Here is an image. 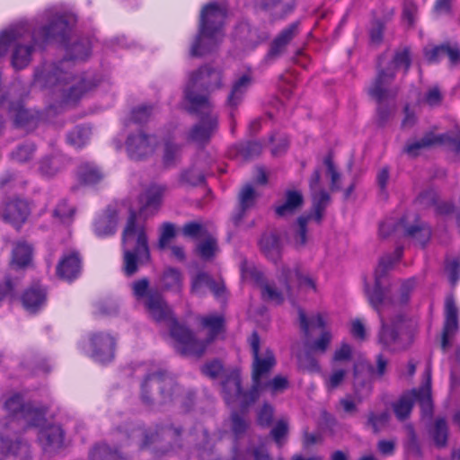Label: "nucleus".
Listing matches in <instances>:
<instances>
[{
  "label": "nucleus",
  "instance_id": "nucleus-35",
  "mask_svg": "<svg viewBox=\"0 0 460 460\" xmlns=\"http://www.w3.org/2000/svg\"><path fill=\"white\" fill-rule=\"evenodd\" d=\"M32 259V248L26 242L20 241L14 243L12 252V266L16 269L27 267Z\"/></svg>",
  "mask_w": 460,
  "mask_h": 460
},
{
  "label": "nucleus",
  "instance_id": "nucleus-49",
  "mask_svg": "<svg viewBox=\"0 0 460 460\" xmlns=\"http://www.w3.org/2000/svg\"><path fill=\"white\" fill-rule=\"evenodd\" d=\"M36 147L33 143H23L12 152V159L19 163L27 162L33 156Z\"/></svg>",
  "mask_w": 460,
  "mask_h": 460
},
{
  "label": "nucleus",
  "instance_id": "nucleus-56",
  "mask_svg": "<svg viewBox=\"0 0 460 460\" xmlns=\"http://www.w3.org/2000/svg\"><path fill=\"white\" fill-rule=\"evenodd\" d=\"M298 365L301 368L312 373H319L321 371L318 361L310 352H305L298 356Z\"/></svg>",
  "mask_w": 460,
  "mask_h": 460
},
{
  "label": "nucleus",
  "instance_id": "nucleus-41",
  "mask_svg": "<svg viewBox=\"0 0 460 460\" xmlns=\"http://www.w3.org/2000/svg\"><path fill=\"white\" fill-rule=\"evenodd\" d=\"M90 136V128L77 126L67 134V143L75 148H81L88 142Z\"/></svg>",
  "mask_w": 460,
  "mask_h": 460
},
{
  "label": "nucleus",
  "instance_id": "nucleus-51",
  "mask_svg": "<svg viewBox=\"0 0 460 460\" xmlns=\"http://www.w3.org/2000/svg\"><path fill=\"white\" fill-rule=\"evenodd\" d=\"M257 4L261 8L267 11H271L280 6L284 15L290 13L294 8L292 0H258Z\"/></svg>",
  "mask_w": 460,
  "mask_h": 460
},
{
  "label": "nucleus",
  "instance_id": "nucleus-30",
  "mask_svg": "<svg viewBox=\"0 0 460 460\" xmlns=\"http://www.w3.org/2000/svg\"><path fill=\"white\" fill-rule=\"evenodd\" d=\"M299 22H295L283 29L271 43L269 56L275 58L281 54L286 46L298 34Z\"/></svg>",
  "mask_w": 460,
  "mask_h": 460
},
{
  "label": "nucleus",
  "instance_id": "nucleus-2",
  "mask_svg": "<svg viewBox=\"0 0 460 460\" xmlns=\"http://www.w3.org/2000/svg\"><path fill=\"white\" fill-rule=\"evenodd\" d=\"M402 256V248L397 247L393 254L382 257L375 270L374 288L372 289L366 288L369 303L378 312L382 323L378 333V342L383 349L389 351H399L410 347L413 343L419 330L418 321L414 318L400 314L394 317L390 323H385L382 315L384 307L391 303L382 288V279ZM414 286V279L405 280L401 286L399 296L392 303H407Z\"/></svg>",
  "mask_w": 460,
  "mask_h": 460
},
{
  "label": "nucleus",
  "instance_id": "nucleus-29",
  "mask_svg": "<svg viewBox=\"0 0 460 460\" xmlns=\"http://www.w3.org/2000/svg\"><path fill=\"white\" fill-rule=\"evenodd\" d=\"M252 83V77L250 73L240 76L232 85L230 93L226 99V105L234 110L242 102L245 93Z\"/></svg>",
  "mask_w": 460,
  "mask_h": 460
},
{
  "label": "nucleus",
  "instance_id": "nucleus-7",
  "mask_svg": "<svg viewBox=\"0 0 460 460\" xmlns=\"http://www.w3.org/2000/svg\"><path fill=\"white\" fill-rule=\"evenodd\" d=\"M136 212L130 210L127 225L122 233L124 246L123 270L127 276L135 274L138 266L148 261L150 252L147 236L143 225L137 224Z\"/></svg>",
  "mask_w": 460,
  "mask_h": 460
},
{
  "label": "nucleus",
  "instance_id": "nucleus-18",
  "mask_svg": "<svg viewBox=\"0 0 460 460\" xmlns=\"http://www.w3.org/2000/svg\"><path fill=\"white\" fill-rule=\"evenodd\" d=\"M157 145V137L143 130L128 135L126 148L131 159L141 160L152 155Z\"/></svg>",
  "mask_w": 460,
  "mask_h": 460
},
{
  "label": "nucleus",
  "instance_id": "nucleus-9",
  "mask_svg": "<svg viewBox=\"0 0 460 460\" xmlns=\"http://www.w3.org/2000/svg\"><path fill=\"white\" fill-rule=\"evenodd\" d=\"M201 324L209 332L207 341H199L194 338L191 332L176 322L171 327V335L176 341L177 350L187 356L200 357L208 343H210L222 331L224 317L218 314H210L201 318Z\"/></svg>",
  "mask_w": 460,
  "mask_h": 460
},
{
  "label": "nucleus",
  "instance_id": "nucleus-24",
  "mask_svg": "<svg viewBox=\"0 0 460 460\" xmlns=\"http://www.w3.org/2000/svg\"><path fill=\"white\" fill-rule=\"evenodd\" d=\"M319 184L320 172L315 170L310 178L309 186L313 199L312 209L314 210V217L317 224L321 223L323 212L330 202V195L324 190H322Z\"/></svg>",
  "mask_w": 460,
  "mask_h": 460
},
{
  "label": "nucleus",
  "instance_id": "nucleus-58",
  "mask_svg": "<svg viewBox=\"0 0 460 460\" xmlns=\"http://www.w3.org/2000/svg\"><path fill=\"white\" fill-rule=\"evenodd\" d=\"M154 108L152 106L141 105L132 111L131 119L139 124L148 121L153 114Z\"/></svg>",
  "mask_w": 460,
  "mask_h": 460
},
{
  "label": "nucleus",
  "instance_id": "nucleus-3",
  "mask_svg": "<svg viewBox=\"0 0 460 460\" xmlns=\"http://www.w3.org/2000/svg\"><path fill=\"white\" fill-rule=\"evenodd\" d=\"M249 343L252 355L251 389L247 392L242 391L241 376L238 372H232L222 383V394L226 402H239L243 410L259 399L263 389L277 394L288 385V379L282 376H276L272 380L263 382L276 365L275 356L269 348L261 349L260 337L255 332L249 338Z\"/></svg>",
  "mask_w": 460,
  "mask_h": 460
},
{
  "label": "nucleus",
  "instance_id": "nucleus-54",
  "mask_svg": "<svg viewBox=\"0 0 460 460\" xmlns=\"http://www.w3.org/2000/svg\"><path fill=\"white\" fill-rule=\"evenodd\" d=\"M180 179L181 181L184 184L196 186L204 182L205 176L195 166H192L190 169L183 171L181 173Z\"/></svg>",
  "mask_w": 460,
  "mask_h": 460
},
{
  "label": "nucleus",
  "instance_id": "nucleus-64",
  "mask_svg": "<svg viewBox=\"0 0 460 460\" xmlns=\"http://www.w3.org/2000/svg\"><path fill=\"white\" fill-rule=\"evenodd\" d=\"M446 271L448 275L451 285L455 286L460 279V261L458 259H454L448 261L446 265Z\"/></svg>",
  "mask_w": 460,
  "mask_h": 460
},
{
  "label": "nucleus",
  "instance_id": "nucleus-43",
  "mask_svg": "<svg viewBox=\"0 0 460 460\" xmlns=\"http://www.w3.org/2000/svg\"><path fill=\"white\" fill-rule=\"evenodd\" d=\"M407 236L415 239L420 244L425 245L430 238V228L425 224H416L410 227H405Z\"/></svg>",
  "mask_w": 460,
  "mask_h": 460
},
{
  "label": "nucleus",
  "instance_id": "nucleus-34",
  "mask_svg": "<svg viewBox=\"0 0 460 460\" xmlns=\"http://www.w3.org/2000/svg\"><path fill=\"white\" fill-rule=\"evenodd\" d=\"M260 247L265 256L277 262L281 256V243L274 234H264L260 240Z\"/></svg>",
  "mask_w": 460,
  "mask_h": 460
},
{
  "label": "nucleus",
  "instance_id": "nucleus-38",
  "mask_svg": "<svg viewBox=\"0 0 460 460\" xmlns=\"http://www.w3.org/2000/svg\"><path fill=\"white\" fill-rule=\"evenodd\" d=\"M300 327L305 336V338L309 339L311 336V332L314 329H324L326 323L322 314H317L311 316L310 319H307L305 312L302 309L298 310Z\"/></svg>",
  "mask_w": 460,
  "mask_h": 460
},
{
  "label": "nucleus",
  "instance_id": "nucleus-50",
  "mask_svg": "<svg viewBox=\"0 0 460 460\" xmlns=\"http://www.w3.org/2000/svg\"><path fill=\"white\" fill-rule=\"evenodd\" d=\"M349 369L334 367L330 376L325 379V386L328 390H334L345 380Z\"/></svg>",
  "mask_w": 460,
  "mask_h": 460
},
{
  "label": "nucleus",
  "instance_id": "nucleus-48",
  "mask_svg": "<svg viewBox=\"0 0 460 460\" xmlns=\"http://www.w3.org/2000/svg\"><path fill=\"white\" fill-rule=\"evenodd\" d=\"M61 159L58 156L46 157L40 162L39 170L47 177L54 176L61 169Z\"/></svg>",
  "mask_w": 460,
  "mask_h": 460
},
{
  "label": "nucleus",
  "instance_id": "nucleus-6",
  "mask_svg": "<svg viewBox=\"0 0 460 460\" xmlns=\"http://www.w3.org/2000/svg\"><path fill=\"white\" fill-rule=\"evenodd\" d=\"M226 17V9L217 3L208 4L202 8L198 34L190 47L191 57H203L217 47L224 37Z\"/></svg>",
  "mask_w": 460,
  "mask_h": 460
},
{
  "label": "nucleus",
  "instance_id": "nucleus-4",
  "mask_svg": "<svg viewBox=\"0 0 460 460\" xmlns=\"http://www.w3.org/2000/svg\"><path fill=\"white\" fill-rule=\"evenodd\" d=\"M4 407L10 420L5 425L0 422L1 449L4 454L13 456L16 460H28L31 455L30 447L20 440L14 430L40 426L45 421L47 409L33 402H24L20 394H13L6 398Z\"/></svg>",
  "mask_w": 460,
  "mask_h": 460
},
{
  "label": "nucleus",
  "instance_id": "nucleus-52",
  "mask_svg": "<svg viewBox=\"0 0 460 460\" xmlns=\"http://www.w3.org/2000/svg\"><path fill=\"white\" fill-rule=\"evenodd\" d=\"M389 417L390 415L387 411L379 413L369 412L367 426L370 427L375 433H377L387 424Z\"/></svg>",
  "mask_w": 460,
  "mask_h": 460
},
{
  "label": "nucleus",
  "instance_id": "nucleus-16",
  "mask_svg": "<svg viewBox=\"0 0 460 460\" xmlns=\"http://www.w3.org/2000/svg\"><path fill=\"white\" fill-rule=\"evenodd\" d=\"M131 438L133 439L143 438L140 445L141 447H149L154 444H157L154 447V450L156 453L165 454L169 451L167 444L172 440H177L180 438V430L172 427H162L155 430H150L145 432L141 429H136L132 430Z\"/></svg>",
  "mask_w": 460,
  "mask_h": 460
},
{
  "label": "nucleus",
  "instance_id": "nucleus-20",
  "mask_svg": "<svg viewBox=\"0 0 460 460\" xmlns=\"http://www.w3.org/2000/svg\"><path fill=\"white\" fill-rule=\"evenodd\" d=\"M210 290L217 299L225 298L226 286L223 280H215L206 272H199L191 277L190 292L198 296H204Z\"/></svg>",
  "mask_w": 460,
  "mask_h": 460
},
{
  "label": "nucleus",
  "instance_id": "nucleus-23",
  "mask_svg": "<svg viewBox=\"0 0 460 460\" xmlns=\"http://www.w3.org/2000/svg\"><path fill=\"white\" fill-rule=\"evenodd\" d=\"M29 213L28 204L22 199H12L0 206V218L15 227L25 222Z\"/></svg>",
  "mask_w": 460,
  "mask_h": 460
},
{
  "label": "nucleus",
  "instance_id": "nucleus-26",
  "mask_svg": "<svg viewBox=\"0 0 460 460\" xmlns=\"http://www.w3.org/2000/svg\"><path fill=\"white\" fill-rule=\"evenodd\" d=\"M80 272L81 258L76 252L64 254L57 266L58 276L67 281L76 279Z\"/></svg>",
  "mask_w": 460,
  "mask_h": 460
},
{
  "label": "nucleus",
  "instance_id": "nucleus-62",
  "mask_svg": "<svg viewBox=\"0 0 460 460\" xmlns=\"http://www.w3.org/2000/svg\"><path fill=\"white\" fill-rule=\"evenodd\" d=\"M274 410L273 407L268 403L258 411L257 422L261 427H269L273 420Z\"/></svg>",
  "mask_w": 460,
  "mask_h": 460
},
{
  "label": "nucleus",
  "instance_id": "nucleus-55",
  "mask_svg": "<svg viewBox=\"0 0 460 460\" xmlns=\"http://www.w3.org/2000/svg\"><path fill=\"white\" fill-rule=\"evenodd\" d=\"M288 422L286 420H279L270 430V436L279 447L285 442V438L288 434Z\"/></svg>",
  "mask_w": 460,
  "mask_h": 460
},
{
  "label": "nucleus",
  "instance_id": "nucleus-59",
  "mask_svg": "<svg viewBox=\"0 0 460 460\" xmlns=\"http://www.w3.org/2000/svg\"><path fill=\"white\" fill-rule=\"evenodd\" d=\"M74 214V207L69 206L65 200L58 203L54 210V217L59 218L63 223H68Z\"/></svg>",
  "mask_w": 460,
  "mask_h": 460
},
{
  "label": "nucleus",
  "instance_id": "nucleus-53",
  "mask_svg": "<svg viewBox=\"0 0 460 460\" xmlns=\"http://www.w3.org/2000/svg\"><path fill=\"white\" fill-rule=\"evenodd\" d=\"M289 281L292 288L295 285H297L298 287H305L315 290V283L314 279L308 276H304L298 268H295L293 270L289 269Z\"/></svg>",
  "mask_w": 460,
  "mask_h": 460
},
{
  "label": "nucleus",
  "instance_id": "nucleus-22",
  "mask_svg": "<svg viewBox=\"0 0 460 460\" xmlns=\"http://www.w3.org/2000/svg\"><path fill=\"white\" fill-rule=\"evenodd\" d=\"M438 144H450L457 152H460V136L452 138L447 134L435 135L432 132L427 133L420 140L409 143L404 150L409 155L416 156L420 149Z\"/></svg>",
  "mask_w": 460,
  "mask_h": 460
},
{
  "label": "nucleus",
  "instance_id": "nucleus-40",
  "mask_svg": "<svg viewBox=\"0 0 460 460\" xmlns=\"http://www.w3.org/2000/svg\"><path fill=\"white\" fill-rule=\"evenodd\" d=\"M162 283L166 290L181 292L182 288L181 273L176 269L169 268L164 272Z\"/></svg>",
  "mask_w": 460,
  "mask_h": 460
},
{
  "label": "nucleus",
  "instance_id": "nucleus-33",
  "mask_svg": "<svg viewBox=\"0 0 460 460\" xmlns=\"http://www.w3.org/2000/svg\"><path fill=\"white\" fill-rule=\"evenodd\" d=\"M304 202L303 195L297 190H287L285 201L275 208V212L279 217H286L295 213Z\"/></svg>",
  "mask_w": 460,
  "mask_h": 460
},
{
  "label": "nucleus",
  "instance_id": "nucleus-32",
  "mask_svg": "<svg viewBox=\"0 0 460 460\" xmlns=\"http://www.w3.org/2000/svg\"><path fill=\"white\" fill-rule=\"evenodd\" d=\"M165 190L166 187L164 185H151L140 198V201L143 204L141 213H146L148 210H156L161 204Z\"/></svg>",
  "mask_w": 460,
  "mask_h": 460
},
{
  "label": "nucleus",
  "instance_id": "nucleus-5",
  "mask_svg": "<svg viewBox=\"0 0 460 460\" xmlns=\"http://www.w3.org/2000/svg\"><path fill=\"white\" fill-rule=\"evenodd\" d=\"M71 60L64 59L58 64L44 65L37 69L34 84L43 88H58L64 93L66 101L75 102L84 93L96 85L85 75H72Z\"/></svg>",
  "mask_w": 460,
  "mask_h": 460
},
{
  "label": "nucleus",
  "instance_id": "nucleus-63",
  "mask_svg": "<svg viewBox=\"0 0 460 460\" xmlns=\"http://www.w3.org/2000/svg\"><path fill=\"white\" fill-rule=\"evenodd\" d=\"M332 341V334L328 331H323L319 339L314 341L311 345V349L320 353H324L328 349Z\"/></svg>",
  "mask_w": 460,
  "mask_h": 460
},
{
  "label": "nucleus",
  "instance_id": "nucleus-14",
  "mask_svg": "<svg viewBox=\"0 0 460 460\" xmlns=\"http://www.w3.org/2000/svg\"><path fill=\"white\" fill-rule=\"evenodd\" d=\"M208 73H210V66H203L197 71L192 72L189 76V80L184 90V95L193 111H208L211 109L212 104L209 102L208 95L199 93L200 91H213L208 89V85L206 82L209 81L210 78L207 75Z\"/></svg>",
  "mask_w": 460,
  "mask_h": 460
},
{
  "label": "nucleus",
  "instance_id": "nucleus-27",
  "mask_svg": "<svg viewBox=\"0 0 460 460\" xmlns=\"http://www.w3.org/2000/svg\"><path fill=\"white\" fill-rule=\"evenodd\" d=\"M257 193L251 184H246L239 192V207L232 217L234 226H239L245 217L247 212L252 209L256 203Z\"/></svg>",
  "mask_w": 460,
  "mask_h": 460
},
{
  "label": "nucleus",
  "instance_id": "nucleus-45",
  "mask_svg": "<svg viewBox=\"0 0 460 460\" xmlns=\"http://www.w3.org/2000/svg\"><path fill=\"white\" fill-rule=\"evenodd\" d=\"M430 435L438 447H444L447 441L448 429L447 424L443 418H438L435 421Z\"/></svg>",
  "mask_w": 460,
  "mask_h": 460
},
{
  "label": "nucleus",
  "instance_id": "nucleus-10",
  "mask_svg": "<svg viewBox=\"0 0 460 460\" xmlns=\"http://www.w3.org/2000/svg\"><path fill=\"white\" fill-rule=\"evenodd\" d=\"M141 367L145 371V377L141 383V399L144 403L149 405L153 402L150 392L154 386L160 390L163 402L172 400L173 393H171L172 390L176 394H179L181 389L175 385L173 378L163 371L157 365H144Z\"/></svg>",
  "mask_w": 460,
  "mask_h": 460
},
{
  "label": "nucleus",
  "instance_id": "nucleus-46",
  "mask_svg": "<svg viewBox=\"0 0 460 460\" xmlns=\"http://www.w3.org/2000/svg\"><path fill=\"white\" fill-rule=\"evenodd\" d=\"M90 460H125L120 456L117 451H111V448L105 445L96 446L90 454Z\"/></svg>",
  "mask_w": 460,
  "mask_h": 460
},
{
  "label": "nucleus",
  "instance_id": "nucleus-13",
  "mask_svg": "<svg viewBox=\"0 0 460 460\" xmlns=\"http://www.w3.org/2000/svg\"><path fill=\"white\" fill-rule=\"evenodd\" d=\"M387 359L382 355H378L376 358V369L368 362L361 360L354 365L353 368V389L354 394L358 402L370 395L372 392V381L374 376L381 377L385 375Z\"/></svg>",
  "mask_w": 460,
  "mask_h": 460
},
{
  "label": "nucleus",
  "instance_id": "nucleus-39",
  "mask_svg": "<svg viewBox=\"0 0 460 460\" xmlns=\"http://www.w3.org/2000/svg\"><path fill=\"white\" fill-rule=\"evenodd\" d=\"M310 220H314V210L308 216H302L297 218L296 228L293 235V242L296 247H304L307 243V225Z\"/></svg>",
  "mask_w": 460,
  "mask_h": 460
},
{
  "label": "nucleus",
  "instance_id": "nucleus-36",
  "mask_svg": "<svg viewBox=\"0 0 460 460\" xmlns=\"http://www.w3.org/2000/svg\"><path fill=\"white\" fill-rule=\"evenodd\" d=\"M45 290L40 287H33L26 290L22 296L24 308L31 313H34L40 309L45 303Z\"/></svg>",
  "mask_w": 460,
  "mask_h": 460
},
{
  "label": "nucleus",
  "instance_id": "nucleus-42",
  "mask_svg": "<svg viewBox=\"0 0 460 460\" xmlns=\"http://www.w3.org/2000/svg\"><path fill=\"white\" fill-rule=\"evenodd\" d=\"M181 146L171 139L164 140L163 162L166 167L175 165L181 157Z\"/></svg>",
  "mask_w": 460,
  "mask_h": 460
},
{
  "label": "nucleus",
  "instance_id": "nucleus-8",
  "mask_svg": "<svg viewBox=\"0 0 460 460\" xmlns=\"http://www.w3.org/2000/svg\"><path fill=\"white\" fill-rule=\"evenodd\" d=\"M411 63L410 49L408 48L397 49L387 67L378 71L376 78L368 88L369 95L378 102L377 113L381 122H385L388 118V111L382 106V102L394 97L397 93V90L391 88L390 84L394 80L397 71L402 69L404 74L407 73Z\"/></svg>",
  "mask_w": 460,
  "mask_h": 460
},
{
  "label": "nucleus",
  "instance_id": "nucleus-60",
  "mask_svg": "<svg viewBox=\"0 0 460 460\" xmlns=\"http://www.w3.org/2000/svg\"><path fill=\"white\" fill-rule=\"evenodd\" d=\"M175 236V227L172 223H164L161 227L158 246L164 249L168 246L170 241Z\"/></svg>",
  "mask_w": 460,
  "mask_h": 460
},
{
  "label": "nucleus",
  "instance_id": "nucleus-11",
  "mask_svg": "<svg viewBox=\"0 0 460 460\" xmlns=\"http://www.w3.org/2000/svg\"><path fill=\"white\" fill-rule=\"evenodd\" d=\"M427 383L420 389H412L404 393L393 404V409L398 420H403L407 419L412 410L415 402H418L425 415H430L432 412V401L430 391V371L426 370Z\"/></svg>",
  "mask_w": 460,
  "mask_h": 460
},
{
  "label": "nucleus",
  "instance_id": "nucleus-31",
  "mask_svg": "<svg viewBox=\"0 0 460 460\" xmlns=\"http://www.w3.org/2000/svg\"><path fill=\"white\" fill-rule=\"evenodd\" d=\"M0 107L8 111V113L13 118L17 127H26L36 118L34 114L23 108L20 101L12 102L6 99L4 105H1Z\"/></svg>",
  "mask_w": 460,
  "mask_h": 460
},
{
  "label": "nucleus",
  "instance_id": "nucleus-44",
  "mask_svg": "<svg viewBox=\"0 0 460 460\" xmlns=\"http://www.w3.org/2000/svg\"><path fill=\"white\" fill-rule=\"evenodd\" d=\"M217 252L218 246L217 240L212 236L200 242L197 246V252L204 261H211L217 255Z\"/></svg>",
  "mask_w": 460,
  "mask_h": 460
},
{
  "label": "nucleus",
  "instance_id": "nucleus-19",
  "mask_svg": "<svg viewBox=\"0 0 460 460\" xmlns=\"http://www.w3.org/2000/svg\"><path fill=\"white\" fill-rule=\"evenodd\" d=\"M90 356L99 363L105 364L114 358L116 339L109 332H99L90 337Z\"/></svg>",
  "mask_w": 460,
  "mask_h": 460
},
{
  "label": "nucleus",
  "instance_id": "nucleus-47",
  "mask_svg": "<svg viewBox=\"0 0 460 460\" xmlns=\"http://www.w3.org/2000/svg\"><path fill=\"white\" fill-rule=\"evenodd\" d=\"M231 430L236 438L243 437L248 430L250 422L243 414L233 412L231 414Z\"/></svg>",
  "mask_w": 460,
  "mask_h": 460
},
{
  "label": "nucleus",
  "instance_id": "nucleus-61",
  "mask_svg": "<svg viewBox=\"0 0 460 460\" xmlns=\"http://www.w3.org/2000/svg\"><path fill=\"white\" fill-rule=\"evenodd\" d=\"M262 151V146L259 142H247L240 146L239 152L245 159H252Z\"/></svg>",
  "mask_w": 460,
  "mask_h": 460
},
{
  "label": "nucleus",
  "instance_id": "nucleus-12",
  "mask_svg": "<svg viewBox=\"0 0 460 460\" xmlns=\"http://www.w3.org/2000/svg\"><path fill=\"white\" fill-rule=\"evenodd\" d=\"M289 273V268L283 267L278 277L277 283L267 281L262 273L257 270H253L252 275L261 289V298L266 302L280 305L286 297L293 298Z\"/></svg>",
  "mask_w": 460,
  "mask_h": 460
},
{
  "label": "nucleus",
  "instance_id": "nucleus-17",
  "mask_svg": "<svg viewBox=\"0 0 460 460\" xmlns=\"http://www.w3.org/2000/svg\"><path fill=\"white\" fill-rule=\"evenodd\" d=\"M189 110L190 112H196L200 115L199 121L190 129L189 133L190 139L199 144L207 143L217 131V114L213 111V106H211V109L208 111H193L190 107Z\"/></svg>",
  "mask_w": 460,
  "mask_h": 460
},
{
  "label": "nucleus",
  "instance_id": "nucleus-1",
  "mask_svg": "<svg viewBox=\"0 0 460 460\" xmlns=\"http://www.w3.org/2000/svg\"><path fill=\"white\" fill-rule=\"evenodd\" d=\"M72 18L49 8L34 21H22L0 32V59L12 49L11 65L16 70L25 68L37 49L51 40L65 41Z\"/></svg>",
  "mask_w": 460,
  "mask_h": 460
},
{
  "label": "nucleus",
  "instance_id": "nucleus-15",
  "mask_svg": "<svg viewBox=\"0 0 460 460\" xmlns=\"http://www.w3.org/2000/svg\"><path fill=\"white\" fill-rule=\"evenodd\" d=\"M149 282L146 279L135 281L132 284L134 296L137 298L146 296V306L151 317L156 322L168 321L172 318V312L162 295L154 290H148Z\"/></svg>",
  "mask_w": 460,
  "mask_h": 460
},
{
  "label": "nucleus",
  "instance_id": "nucleus-57",
  "mask_svg": "<svg viewBox=\"0 0 460 460\" xmlns=\"http://www.w3.org/2000/svg\"><path fill=\"white\" fill-rule=\"evenodd\" d=\"M91 53V46L89 40H84L80 42L75 43L71 48L72 59H84Z\"/></svg>",
  "mask_w": 460,
  "mask_h": 460
},
{
  "label": "nucleus",
  "instance_id": "nucleus-21",
  "mask_svg": "<svg viewBox=\"0 0 460 460\" xmlns=\"http://www.w3.org/2000/svg\"><path fill=\"white\" fill-rule=\"evenodd\" d=\"M458 331V308L452 296L445 301V322L442 332L441 349L446 351Z\"/></svg>",
  "mask_w": 460,
  "mask_h": 460
},
{
  "label": "nucleus",
  "instance_id": "nucleus-25",
  "mask_svg": "<svg viewBox=\"0 0 460 460\" xmlns=\"http://www.w3.org/2000/svg\"><path fill=\"white\" fill-rule=\"evenodd\" d=\"M46 420L38 428V440L42 449L48 453H53L62 447L64 443V431L58 425L43 427Z\"/></svg>",
  "mask_w": 460,
  "mask_h": 460
},
{
  "label": "nucleus",
  "instance_id": "nucleus-37",
  "mask_svg": "<svg viewBox=\"0 0 460 460\" xmlns=\"http://www.w3.org/2000/svg\"><path fill=\"white\" fill-rule=\"evenodd\" d=\"M77 178L84 184H95L100 181L103 174L93 163H83L77 169Z\"/></svg>",
  "mask_w": 460,
  "mask_h": 460
},
{
  "label": "nucleus",
  "instance_id": "nucleus-28",
  "mask_svg": "<svg viewBox=\"0 0 460 460\" xmlns=\"http://www.w3.org/2000/svg\"><path fill=\"white\" fill-rule=\"evenodd\" d=\"M118 220L119 215L117 210L111 207H108L94 222L95 234L101 237L113 234L116 231Z\"/></svg>",
  "mask_w": 460,
  "mask_h": 460
}]
</instances>
